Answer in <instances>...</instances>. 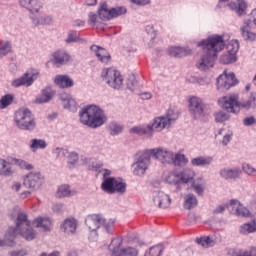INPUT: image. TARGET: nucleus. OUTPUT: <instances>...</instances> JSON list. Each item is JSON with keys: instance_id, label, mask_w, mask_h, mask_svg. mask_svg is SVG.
Returning <instances> with one entry per match:
<instances>
[{"instance_id": "4d7b16f0", "label": "nucleus", "mask_w": 256, "mask_h": 256, "mask_svg": "<svg viewBox=\"0 0 256 256\" xmlns=\"http://www.w3.org/2000/svg\"><path fill=\"white\" fill-rule=\"evenodd\" d=\"M112 19L115 17H119L121 15H125L127 13V9L125 7H116L110 9Z\"/></svg>"}, {"instance_id": "58836bf2", "label": "nucleus", "mask_w": 256, "mask_h": 256, "mask_svg": "<svg viewBox=\"0 0 256 256\" xmlns=\"http://www.w3.org/2000/svg\"><path fill=\"white\" fill-rule=\"evenodd\" d=\"M172 163L176 165V167H185L187 163H189V159L184 154H173Z\"/></svg>"}, {"instance_id": "680f3d73", "label": "nucleus", "mask_w": 256, "mask_h": 256, "mask_svg": "<svg viewBox=\"0 0 256 256\" xmlns=\"http://www.w3.org/2000/svg\"><path fill=\"white\" fill-rule=\"evenodd\" d=\"M30 7V13H39V10L41 9V2H39L38 0H32Z\"/></svg>"}, {"instance_id": "423d86ee", "label": "nucleus", "mask_w": 256, "mask_h": 256, "mask_svg": "<svg viewBox=\"0 0 256 256\" xmlns=\"http://www.w3.org/2000/svg\"><path fill=\"white\" fill-rule=\"evenodd\" d=\"M85 223L90 231H97V229H101L110 235L113 233V221L106 220L99 214H92L88 216L85 220Z\"/></svg>"}, {"instance_id": "c03bdc74", "label": "nucleus", "mask_w": 256, "mask_h": 256, "mask_svg": "<svg viewBox=\"0 0 256 256\" xmlns=\"http://www.w3.org/2000/svg\"><path fill=\"white\" fill-rule=\"evenodd\" d=\"M235 61H237V56L228 51L220 57V63L223 65H229V63H235Z\"/></svg>"}, {"instance_id": "a878e982", "label": "nucleus", "mask_w": 256, "mask_h": 256, "mask_svg": "<svg viewBox=\"0 0 256 256\" xmlns=\"http://www.w3.org/2000/svg\"><path fill=\"white\" fill-rule=\"evenodd\" d=\"M220 177L222 179H239L241 177V169L239 168H222L219 172Z\"/></svg>"}, {"instance_id": "e2e57ef3", "label": "nucleus", "mask_w": 256, "mask_h": 256, "mask_svg": "<svg viewBox=\"0 0 256 256\" xmlns=\"http://www.w3.org/2000/svg\"><path fill=\"white\" fill-rule=\"evenodd\" d=\"M88 17V25H91V27L99 25V20H97V14H95V12H90Z\"/></svg>"}, {"instance_id": "bf43d9fd", "label": "nucleus", "mask_w": 256, "mask_h": 256, "mask_svg": "<svg viewBox=\"0 0 256 256\" xmlns=\"http://www.w3.org/2000/svg\"><path fill=\"white\" fill-rule=\"evenodd\" d=\"M242 170L247 175H250L251 177H256V169L253 166H251L250 164H243Z\"/></svg>"}, {"instance_id": "f8f14e48", "label": "nucleus", "mask_w": 256, "mask_h": 256, "mask_svg": "<svg viewBox=\"0 0 256 256\" xmlns=\"http://www.w3.org/2000/svg\"><path fill=\"white\" fill-rule=\"evenodd\" d=\"M241 34L245 41H253L256 39V9L252 10L248 19L241 28Z\"/></svg>"}, {"instance_id": "c9c22d12", "label": "nucleus", "mask_w": 256, "mask_h": 256, "mask_svg": "<svg viewBox=\"0 0 256 256\" xmlns=\"http://www.w3.org/2000/svg\"><path fill=\"white\" fill-rule=\"evenodd\" d=\"M13 101H15V95L13 94H5L0 99V110L7 109L10 105H13Z\"/></svg>"}, {"instance_id": "ddd939ff", "label": "nucleus", "mask_w": 256, "mask_h": 256, "mask_svg": "<svg viewBox=\"0 0 256 256\" xmlns=\"http://www.w3.org/2000/svg\"><path fill=\"white\" fill-rule=\"evenodd\" d=\"M237 83H239V80L235 78V73L230 72L227 74V70H225L224 73L217 78L216 87L218 91L223 93L229 91L230 87H235Z\"/></svg>"}, {"instance_id": "72a5a7b5", "label": "nucleus", "mask_w": 256, "mask_h": 256, "mask_svg": "<svg viewBox=\"0 0 256 256\" xmlns=\"http://www.w3.org/2000/svg\"><path fill=\"white\" fill-rule=\"evenodd\" d=\"M0 175H2V177H11V175H13L11 164L3 159H0Z\"/></svg>"}, {"instance_id": "e433bc0d", "label": "nucleus", "mask_w": 256, "mask_h": 256, "mask_svg": "<svg viewBox=\"0 0 256 256\" xmlns=\"http://www.w3.org/2000/svg\"><path fill=\"white\" fill-rule=\"evenodd\" d=\"M130 133H134L135 135H144L145 137H152L149 125L146 128L141 126H135L130 129Z\"/></svg>"}, {"instance_id": "9b49d317", "label": "nucleus", "mask_w": 256, "mask_h": 256, "mask_svg": "<svg viewBox=\"0 0 256 256\" xmlns=\"http://www.w3.org/2000/svg\"><path fill=\"white\" fill-rule=\"evenodd\" d=\"M123 245V240L121 238L112 239L111 243L108 246V249L111 253V256H137L139 252L133 247H127L121 249Z\"/></svg>"}, {"instance_id": "473e14b6", "label": "nucleus", "mask_w": 256, "mask_h": 256, "mask_svg": "<svg viewBox=\"0 0 256 256\" xmlns=\"http://www.w3.org/2000/svg\"><path fill=\"white\" fill-rule=\"evenodd\" d=\"M98 17L102 21H109V19H112L111 16V9L109 10L107 8V3H102L100 7L98 8Z\"/></svg>"}, {"instance_id": "b1692460", "label": "nucleus", "mask_w": 256, "mask_h": 256, "mask_svg": "<svg viewBox=\"0 0 256 256\" xmlns=\"http://www.w3.org/2000/svg\"><path fill=\"white\" fill-rule=\"evenodd\" d=\"M90 49L92 53H94V55L98 58V60L101 61V63H109V60L111 59V54H109V52L105 48L99 47L97 45H92Z\"/></svg>"}, {"instance_id": "de8ad7c7", "label": "nucleus", "mask_w": 256, "mask_h": 256, "mask_svg": "<svg viewBox=\"0 0 256 256\" xmlns=\"http://www.w3.org/2000/svg\"><path fill=\"white\" fill-rule=\"evenodd\" d=\"M108 131L110 133V135H119V133H121L123 131V126H121L120 124L116 123V122H111L108 125Z\"/></svg>"}, {"instance_id": "7c9ffc66", "label": "nucleus", "mask_w": 256, "mask_h": 256, "mask_svg": "<svg viewBox=\"0 0 256 256\" xmlns=\"http://www.w3.org/2000/svg\"><path fill=\"white\" fill-rule=\"evenodd\" d=\"M211 163H213V157L211 156H200V157H196L193 158L191 160V164L194 167H205L207 165H211Z\"/></svg>"}, {"instance_id": "cd10ccee", "label": "nucleus", "mask_w": 256, "mask_h": 256, "mask_svg": "<svg viewBox=\"0 0 256 256\" xmlns=\"http://www.w3.org/2000/svg\"><path fill=\"white\" fill-rule=\"evenodd\" d=\"M77 190L71 189V186L67 184H63L58 187V190L56 192L57 197L63 198V197H75L77 195Z\"/></svg>"}, {"instance_id": "2f4dec72", "label": "nucleus", "mask_w": 256, "mask_h": 256, "mask_svg": "<svg viewBox=\"0 0 256 256\" xmlns=\"http://www.w3.org/2000/svg\"><path fill=\"white\" fill-rule=\"evenodd\" d=\"M197 203H199V201L197 200V196H195L194 194H187L184 197V209H187L188 211L191 209H195V206L197 205Z\"/></svg>"}, {"instance_id": "6ab92c4d", "label": "nucleus", "mask_w": 256, "mask_h": 256, "mask_svg": "<svg viewBox=\"0 0 256 256\" xmlns=\"http://www.w3.org/2000/svg\"><path fill=\"white\" fill-rule=\"evenodd\" d=\"M52 62L56 67H61V65H67L71 59V55L65 50H57L52 55Z\"/></svg>"}, {"instance_id": "f704fd0d", "label": "nucleus", "mask_w": 256, "mask_h": 256, "mask_svg": "<svg viewBox=\"0 0 256 256\" xmlns=\"http://www.w3.org/2000/svg\"><path fill=\"white\" fill-rule=\"evenodd\" d=\"M30 149L35 152L38 149H47V141L34 138L30 141Z\"/></svg>"}, {"instance_id": "39448f33", "label": "nucleus", "mask_w": 256, "mask_h": 256, "mask_svg": "<svg viewBox=\"0 0 256 256\" xmlns=\"http://www.w3.org/2000/svg\"><path fill=\"white\" fill-rule=\"evenodd\" d=\"M14 122L21 131H35L37 127L35 116L27 108H21L15 112Z\"/></svg>"}, {"instance_id": "412c9836", "label": "nucleus", "mask_w": 256, "mask_h": 256, "mask_svg": "<svg viewBox=\"0 0 256 256\" xmlns=\"http://www.w3.org/2000/svg\"><path fill=\"white\" fill-rule=\"evenodd\" d=\"M60 230L66 235H75L77 231V219L66 218L60 225Z\"/></svg>"}, {"instance_id": "8fccbe9b", "label": "nucleus", "mask_w": 256, "mask_h": 256, "mask_svg": "<svg viewBox=\"0 0 256 256\" xmlns=\"http://www.w3.org/2000/svg\"><path fill=\"white\" fill-rule=\"evenodd\" d=\"M14 162L16 165H18V167H20V169H24L26 171H33L34 169L33 164H30L29 162L23 159H15Z\"/></svg>"}, {"instance_id": "79ce46f5", "label": "nucleus", "mask_w": 256, "mask_h": 256, "mask_svg": "<svg viewBox=\"0 0 256 256\" xmlns=\"http://www.w3.org/2000/svg\"><path fill=\"white\" fill-rule=\"evenodd\" d=\"M226 51L234 56L237 57V53L239 51V41L238 40H231L226 45Z\"/></svg>"}, {"instance_id": "37998d69", "label": "nucleus", "mask_w": 256, "mask_h": 256, "mask_svg": "<svg viewBox=\"0 0 256 256\" xmlns=\"http://www.w3.org/2000/svg\"><path fill=\"white\" fill-rule=\"evenodd\" d=\"M166 182L169 183L170 185H177L178 187H181V177L180 174L178 173H170L166 177Z\"/></svg>"}, {"instance_id": "49530a36", "label": "nucleus", "mask_w": 256, "mask_h": 256, "mask_svg": "<svg viewBox=\"0 0 256 256\" xmlns=\"http://www.w3.org/2000/svg\"><path fill=\"white\" fill-rule=\"evenodd\" d=\"M62 105L64 109H69V111H75V107H77V102H75V99L67 97L62 99Z\"/></svg>"}, {"instance_id": "a18cd8bd", "label": "nucleus", "mask_w": 256, "mask_h": 256, "mask_svg": "<svg viewBox=\"0 0 256 256\" xmlns=\"http://www.w3.org/2000/svg\"><path fill=\"white\" fill-rule=\"evenodd\" d=\"M11 42L1 41L0 42V57H5L11 53Z\"/></svg>"}, {"instance_id": "69168bd1", "label": "nucleus", "mask_w": 256, "mask_h": 256, "mask_svg": "<svg viewBox=\"0 0 256 256\" xmlns=\"http://www.w3.org/2000/svg\"><path fill=\"white\" fill-rule=\"evenodd\" d=\"M192 187L195 191V193H197V195H199L200 197H203V193L205 191V188H203V186L201 184H197V183H193Z\"/></svg>"}, {"instance_id": "6e6552de", "label": "nucleus", "mask_w": 256, "mask_h": 256, "mask_svg": "<svg viewBox=\"0 0 256 256\" xmlns=\"http://www.w3.org/2000/svg\"><path fill=\"white\" fill-rule=\"evenodd\" d=\"M101 77L112 89H121L123 87V76L115 68H104Z\"/></svg>"}, {"instance_id": "0eeeda50", "label": "nucleus", "mask_w": 256, "mask_h": 256, "mask_svg": "<svg viewBox=\"0 0 256 256\" xmlns=\"http://www.w3.org/2000/svg\"><path fill=\"white\" fill-rule=\"evenodd\" d=\"M151 149L140 152L136 156V160L133 163V173L138 177H143L145 173H147V169H149V165H151Z\"/></svg>"}, {"instance_id": "09e8293b", "label": "nucleus", "mask_w": 256, "mask_h": 256, "mask_svg": "<svg viewBox=\"0 0 256 256\" xmlns=\"http://www.w3.org/2000/svg\"><path fill=\"white\" fill-rule=\"evenodd\" d=\"M198 245H201L202 247H213V245H215V241H213V239H211V237L209 236H204L202 238H199L197 240Z\"/></svg>"}, {"instance_id": "4be33fe9", "label": "nucleus", "mask_w": 256, "mask_h": 256, "mask_svg": "<svg viewBox=\"0 0 256 256\" xmlns=\"http://www.w3.org/2000/svg\"><path fill=\"white\" fill-rule=\"evenodd\" d=\"M33 225L37 229H42V231H51L53 220L49 217L38 216L33 220Z\"/></svg>"}, {"instance_id": "aec40b11", "label": "nucleus", "mask_w": 256, "mask_h": 256, "mask_svg": "<svg viewBox=\"0 0 256 256\" xmlns=\"http://www.w3.org/2000/svg\"><path fill=\"white\" fill-rule=\"evenodd\" d=\"M55 97V90L51 86H47L41 90V95L35 99V103L43 105V103H49Z\"/></svg>"}, {"instance_id": "2eb2a0df", "label": "nucleus", "mask_w": 256, "mask_h": 256, "mask_svg": "<svg viewBox=\"0 0 256 256\" xmlns=\"http://www.w3.org/2000/svg\"><path fill=\"white\" fill-rule=\"evenodd\" d=\"M152 157L156 158L157 161H160L162 165H171L173 163V152L166 148H154L150 149Z\"/></svg>"}, {"instance_id": "13d9d810", "label": "nucleus", "mask_w": 256, "mask_h": 256, "mask_svg": "<svg viewBox=\"0 0 256 256\" xmlns=\"http://www.w3.org/2000/svg\"><path fill=\"white\" fill-rule=\"evenodd\" d=\"M163 250L159 246H153L146 251L145 256H161Z\"/></svg>"}, {"instance_id": "0e129e2a", "label": "nucleus", "mask_w": 256, "mask_h": 256, "mask_svg": "<svg viewBox=\"0 0 256 256\" xmlns=\"http://www.w3.org/2000/svg\"><path fill=\"white\" fill-rule=\"evenodd\" d=\"M77 41H79V34H77V31L69 32L66 43H75Z\"/></svg>"}, {"instance_id": "c756f323", "label": "nucleus", "mask_w": 256, "mask_h": 256, "mask_svg": "<svg viewBox=\"0 0 256 256\" xmlns=\"http://www.w3.org/2000/svg\"><path fill=\"white\" fill-rule=\"evenodd\" d=\"M222 137L221 145L223 147H227L229 143H231V139H233V131L229 130L228 128H221L218 133L216 134V137Z\"/></svg>"}, {"instance_id": "1a4fd4ad", "label": "nucleus", "mask_w": 256, "mask_h": 256, "mask_svg": "<svg viewBox=\"0 0 256 256\" xmlns=\"http://www.w3.org/2000/svg\"><path fill=\"white\" fill-rule=\"evenodd\" d=\"M188 103V111L193 119H203L207 115V104H205L202 98L192 96Z\"/></svg>"}, {"instance_id": "6e6d98bb", "label": "nucleus", "mask_w": 256, "mask_h": 256, "mask_svg": "<svg viewBox=\"0 0 256 256\" xmlns=\"http://www.w3.org/2000/svg\"><path fill=\"white\" fill-rule=\"evenodd\" d=\"M138 86L139 82L137 81V78L135 76H130L127 80V88L130 91H135Z\"/></svg>"}, {"instance_id": "864d4df0", "label": "nucleus", "mask_w": 256, "mask_h": 256, "mask_svg": "<svg viewBox=\"0 0 256 256\" xmlns=\"http://www.w3.org/2000/svg\"><path fill=\"white\" fill-rule=\"evenodd\" d=\"M214 117H215L216 123H224V121H229V118L231 116L224 111H220L215 113Z\"/></svg>"}, {"instance_id": "5fc2aeb1", "label": "nucleus", "mask_w": 256, "mask_h": 256, "mask_svg": "<svg viewBox=\"0 0 256 256\" xmlns=\"http://www.w3.org/2000/svg\"><path fill=\"white\" fill-rule=\"evenodd\" d=\"M232 256H256V248L251 247L250 249L245 251L233 252Z\"/></svg>"}, {"instance_id": "f3484780", "label": "nucleus", "mask_w": 256, "mask_h": 256, "mask_svg": "<svg viewBox=\"0 0 256 256\" xmlns=\"http://www.w3.org/2000/svg\"><path fill=\"white\" fill-rule=\"evenodd\" d=\"M37 77H39V72L33 74H29V72H26L20 78L12 81V87H23V85H25L26 87H31Z\"/></svg>"}, {"instance_id": "338daca9", "label": "nucleus", "mask_w": 256, "mask_h": 256, "mask_svg": "<svg viewBox=\"0 0 256 256\" xmlns=\"http://www.w3.org/2000/svg\"><path fill=\"white\" fill-rule=\"evenodd\" d=\"M53 154L56 155V157H65V155H67V150L57 147L53 150Z\"/></svg>"}, {"instance_id": "9d476101", "label": "nucleus", "mask_w": 256, "mask_h": 256, "mask_svg": "<svg viewBox=\"0 0 256 256\" xmlns=\"http://www.w3.org/2000/svg\"><path fill=\"white\" fill-rule=\"evenodd\" d=\"M101 188L110 195H113V193L123 194L127 191V184L122 179L106 178L103 180Z\"/></svg>"}, {"instance_id": "f257e3e1", "label": "nucleus", "mask_w": 256, "mask_h": 256, "mask_svg": "<svg viewBox=\"0 0 256 256\" xmlns=\"http://www.w3.org/2000/svg\"><path fill=\"white\" fill-rule=\"evenodd\" d=\"M15 227L8 228L4 239H0V247H13L17 235H21L26 241H33L37 237V232L31 227L29 215L24 211H18L14 219Z\"/></svg>"}, {"instance_id": "a19ab883", "label": "nucleus", "mask_w": 256, "mask_h": 256, "mask_svg": "<svg viewBox=\"0 0 256 256\" xmlns=\"http://www.w3.org/2000/svg\"><path fill=\"white\" fill-rule=\"evenodd\" d=\"M164 118L168 125L171 127V125H173V123H175V121L179 119V114L175 112V110L169 109L165 114Z\"/></svg>"}, {"instance_id": "393cba45", "label": "nucleus", "mask_w": 256, "mask_h": 256, "mask_svg": "<svg viewBox=\"0 0 256 256\" xmlns=\"http://www.w3.org/2000/svg\"><path fill=\"white\" fill-rule=\"evenodd\" d=\"M166 127L170 126L164 116L157 117L154 119L152 124H148V129H150L152 137L155 131H163V129H166Z\"/></svg>"}, {"instance_id": "3c124183", "label": "nucleus", "mask_w": 256, "mask_h": 256, "mask_svg": "<svg viewBox=\"0 0 256 256\" xmlns=\"http://www.w3.org/2000/svg\"><path fill=\"white\" fill-rule=\"evenodd\" d=\"M79 162V154L77 152H70L68 155V167L69 169L75 167Z\"/></svg>"}, {"instance_id": "dca6fc26", "label": "nucleus", "mask_w": 256, "mask_h": 256, "mask_svg": "<svg viewBox=\"0 0 256 256\" xmlns=\"http://www.w3.org/2000/svg\"><path fill=\"white\" fill-rule=\"evenodd\" d=\"M217 9H225V7H229L231 11H236L237 15L241 16L245 13V9H247V3L245 0H237L236 2H229V0H220Z\"/></svg>"}, {"instance_id": "052dcab7", "label": "nucleus", "mask_w": 256, "mask_h": 256, "mask_svg": "<svg viewBox=\"0 0 256 256\" xmlns=\"http://www.w3.org/2000/svg\"><path fill=\"white\" fill-rule=\"evenodd\" d=\"M244 127H253L256 125V118L254 116H247L242 120Z\"/></svg>"}, {"instance_id": "c85d7f7f", "label": "nucleus", "mask_w": 256, "mask_h": 256, "mask_svg": "<svg viewBox=\"0 0 256 256\" xmlns=\"http://www.w3.org/2000/svg\"><path fill=\"white\" fill-rule=\"evenodd\" d=\"M168 54L170 57H187V55H191V49L189 48H183V47H170L168 50Z\"/></svg>"}, {"instance_id": "a211bd4d", "label": "nucleus", "mask_w": 256, "mask_h": 256, "mask_svg": "<svg viewBox=\"0 0 256 256\" xmlns=\"http://www.w3.org/2000/svg\"><path fill=\"white\" fill-rule=\"evenodd\" d=\"M229 207L232 208V211H234V215H236V217H249V215H251L249 209L243 206L239 200H230Z\"/></svg>"}, {"instance_id": "7ed1b4c3", "label": "nucleus", "mask_w": 256, "mask_h": 256, "mask_svg": "<svg viewBox=\"0 0 256 256\" xmlns=\"http://www.w3.org/2000/svg\"><path fill=\"white\" fill-rule=\"evenodd\" d=\"M80 122L90 129H98L107 123V114L99 106L92 104L81 109L79 112Z\"/></svg>"}, {"instance_id": "774afa93", "label": "nucleus", "mask_w": 256, "mask_h": 256, "mask_svg": "<svg viewBox=\"0 0 256 256\" xmlns=\"http://www.w3.org/2000/svg\"><path fill=\"white\" fill-rule=\"evenodd\" d=\"M146 33L150 35V39L157 37V32H155V29L151 25L146 26Z\"/></svg>"}, {"instance_id": "bb28decb", "label": "nucleus", "mask_w": 256, "mask_h": 256, "mask_svg": "<svg viewBox=\"0 0 256 256\" xmlns=\"http://www.w3.org/2000/svg\"><path fill=\"white\" fill-rule=\"evenodd\" d=\"M54 83L61 89H69V87H73V79H71L68 75L56 76Z\"/></svg>"}, {"instance_id": "5701e85b", "label": "nucleus", "mask_w": 256, "mask_h": 256, "mask_svg": "<svg viewBox=\"0 0 256 256\" xmlns=\"http://www.w3.org/2000/svg\"><path fill=\"white\" fill-rule=\"evenodd\" d=\"M153 201L155 205L160 207V209H167V207L171 205V197L165 194V192H156Z\"/></svg>"}, {"instance_id": "603ef678", "label": "nucleus", "mask_w": 256, "mask_h": 256, "mask_svg": "<svg viewBox=\"0 0 256 256\" xmlns=\"http://www.w3.org/2000/svg\"><path fill=\"white\" fill-rule=\"evenodd\" d=\"M239 232L241 235H249V233H255V229L253 228V224L245 223L240 226Z\"/></svg>"}, {"instance_id": "4468645a", "label": "nucleus", "mask_w": 256, "mask_h": 256, "mask_svg": "<svg viewBox=\"0 0 256 256\" xmlns=\"http://www.w3.org/2000/svg\"><path fill=\"white\" fill-rule=\"evenodd\" d=\"M44 178L41 172H30L26 175L23 185L31 191H39L43 185Z\"/></svg>"}, {"instance_id": "4c0bfd02", "label": "nucleus", "mask_w": 256, "mask_h": 256, "mask_svg": "<svg viewBox=\"0 0 256 256\" xmlns=\"http://www.w3.org/2000/svg\"><path fill=\"white\" fill-rule=\"evenodd\" d=\"M180 175V183L182 185H187L190 181H193L195 177V173L191 170H184L183 172L179 173Z\"/></svg>"}, {"instance_id": "ea45409f", "label": "nucleus", "mask_w": 256, "mask_h": 256, "mask_svg": "<svg viewBox=\"0 0 256 256\" xmlns=\"http://www.w3.org/2000/svg\"><path fill=\"white\" fill-rule=\"evenodd\" d=\"M53 19L50 16H41V17H33L32 23L36 27L39 25H50L52 23Z\"/></svg>"}, {"instance_id": "20e7f679", "label": "nucleus", "mask_w": 256, "mask_h": 256, "mask_svg": "<svg viewBox=\"0 0 256 256\" xmlns=\"http://www.w3.org/2000/svg\"><path fill=\"white\" fill-rule=\"evenodd\" d=\"M218 104L222 109L227 111V113H234L238 115L240 113L241 108L249 111L250 109H256V97L252 96L250 99L239 102V96L237 95H229L224 96L218 100Z\"/></svg>"}, {"instance_id": "f03ea898", "label": "nucleus", "mask_w": 256, "mask_h": 256, "mask_svg": "<svg viewBox=\"0 0 256 256\" xmlns=\"http://www.w3.org/2000/svg\"><path fill=\"white\" fill-rule=\"evenodd\" d=\"M201 47L203 54L196 63L197 69L200 71H209L215 66V59L219 52L225 49V40L221 35L209 36L198 43Z\"/></svg>"}]
</instances>
